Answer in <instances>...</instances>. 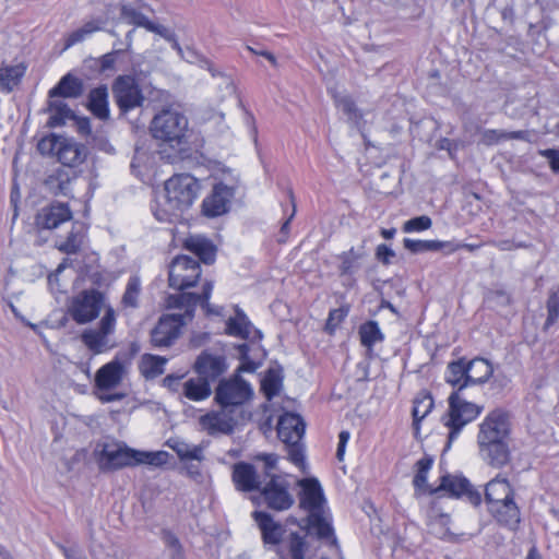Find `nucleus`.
Segmentation results:
<instances>
[{
	"mask_svg": "<svg viewBox=\"0 0 559 559\" xmlns=\"http://www.w3.org/2000/svg\"><path fill=\"white\" fill-rule=\"evenodd\" d=\"M201 182L190 174H176L164 183L157 197L153 214L159 222H170L181 217L191 209L201 192Z\"/></svg>",
	"mask_w": 559,
	"mask_h": 559,
	"instance_id": "obj_1",
	"label": "nucleus"
},
{
	"mask_svg": "<svg viewBox=\"0 0 559 559\" xmlns=\"http://www.w3.org/2000/svg\"><path fill=\"white\" fill-rule=\"evenodd\" d=\"M510 435V415L501 408L491 411L480 423L477 435L479 454L490 466L499 468L509 463Z\"/></svg>",
	"mask_w": 559,
	"mask_h": 559,
	"instance_id": "obj_2",
	"label": "nucleus"
},
{
	"mask_svg": "<svg viewBox=\"0 0 559 559\" xmlns=\"http://www.w3.org/2000/svg\"><path fill=\"white\" fill-rule=\"evenodd\" d=\"M301 488L299 507L308 512V526L320 539L335 542L333 528L324 511L325 499L320 483L316 478L297 481Z\"/></svg>",
	"mask_w": 559,
	"mask_h": 559,
	"instance_id": "obj_3",
	"label": "nucleus"
},
{
	"mask_svg": "<svg viewBox=\"0 0 559 559\" xmlns=\"http://www.w3.org/2000/svg\"><path fill=\"white\" fill-rule=\"evenodd\" d=\"M193 370L198 376V384H249V380L245 379L243 374H253L257 365L243 361L237 367L235 374L226 379L224 378L227 370L225 357L202 352L193 364Z\"/></svg>",
	"mask_w": 559,
	"mask_h": 559,
	"instance_id": "obj_4",
	"label": "nucleus"
},
{
	"mask_svg": "<svg viewBox=\"0 0 559 559\" xmlns=\"http://www.w3.org/2000/svg\"><path fill=\"white\" fill-rule=\"evenodd\" d=\"M306 424L300 415L285 412L277 423V436L285 443L288 459L297 466L304 464V447L301 439L305 435Z\"/></svg>",
	"mask_w": 559,
	"mask_h": 559,
	"instance_id": "obj_5",
	"label": "nucleus"
},
{
	"mask_svg": "<svg viewBox=\"0 0 559 559\" xmlns=\"http://www.w3.org/2000/svg\"><path fill=\"white\" fill-rule=\"evenodd\" d=\"M188 119L185 115L166 109L157 114L151 123V132L157 140L169 143L171 146L180 144L188 132Z\"/></svg>",
	"mask_w": 559,
	"mask_h": 559,
	"instance_id": "obj_6",
	"label": "nucleus"
},
{
	"mask_svg": "<svg viewBox=\"0 0 559 559\" xmlns=\"http://www.w3.org/2000/svg\"><path fill=\"white\" fill-rule=\"evenodd\" d=\"M463 388L460 386V390L453 392L449 397V413L444 418V425L450 429L448 445L459 436L462 428L474 420L483 411L481 406L466 401L461 395Z\"/></svg>",
	"mask_w": 559,
	"mask_h": 559,
	"instance_id": "obj_7",
	"label": "nucleus"
},
{
	"mask_svg": "<svg viewBox=\"0 0 559 559\" xmlns=\"http://www.w3.org/2000/svg\"><path fill=\"white\" fill-rule=\"evenodd\" d=\"M95 456L100 471L109 472L135 465V450L116 442L97 444Z\"/></svg>",
	"mask_w": 559,
	"mask_h": 559,
	"instance_id": "obj_8",
	"label": "nucleus"
},
{
	"mask_svg": "<svg viewBox=\"0 0 559 559\" xmlns=\"http://www.w3.org/2000/svg\"><path fill=\"white\" fill-rule=\"evenodd\" d=\"M103 295L95 290H83L72 297L68 304V313L78 324L95 320L100 312Z\"/></svg>",
	"mask_w": 559,
	"mask_h": 559,
	"instance_id": "obj_9",
	"label": "nucleus"
},
{
	"mask_svg": "<svg viewBox=\"0 0 559 559\" xmlns=\"http://www.w3.org/2000/svg\"><path fill=\"white\" fill-rule=\"evenodd\" d=\"M290 484L286 477L281 475H273L261 486V497L265 504L275 511L288 510L295 502L294 496L290 492Z\"/></svg>",
	"mask_w": 559,
	"mask_h": 559,
	"instance_id": "obj_10",
	"label": "nucleus"
},
{
	"mask_svg": "<svg viewBox=\"0 0 559 559\" xmlns=\"http://www.w3.org/2000/svg\"><path fill=\"white\" fill-rule=\"evenodd\" d=\"M201 275L199 262L188 255L175 258L169 266V286L182 290L192 287Z\"/></svg>",
	"mask_w": 559,
	"mask_h": 559,
	"instance_id": "obj_11",
	"label": "nucleus"
},
{
	"mask_svg": "<svg viewBox=\"0 0 559 559\" xmlns=\"http://www.w3.org/2000/svg\"><path fill=\"white\" fill-rule=\"evenodd\" d=\"M112 92L118 106L123 111L140 107L144 100L135 79L129 75L117 78L112 86Z\"/></svg>",
	"mask_w": 559,
	"mask_h": 559,
	"instance_id": "obj_12",
	"label": "nucleus"
},
{
	"mask_svg": "<svg viewBox=\"0 0 559 559\" xmlns=\"http://www.w3.org/2000/svg\"><path fill=\"white\" fill-rule=\"evenodd\" d=\"M233 197L234 190L231 187L223 182L216 183L211 193L202 201V214L212 218L227 213Z\"/></svg>",
	"mask_w": 559,
	"mask_h": 559,
	"instance_id": "obj_13",
	"label": "nucleus"
},
{
	"mask_svg": "<svg viewBox=\"0 0 559 559\" xmlns=\"http://www.w3.org/2000/svg\"><path fill=\"white\" fill-rule=\"evenodd\" d=\"M183 314H165L152 330V343L155 346H169L178 338L180 330L185 324Z\"/></svg>",
	"mask_w": 559,
	"mask_h": 559,
	"instance_id": "obj_14",
	"label": "nucleus"
},
{
	"mask_svg": "<svg viewBox=\"0 0 559 559\" xmlns=\"http://www.w3.org/2000/svg\"><path fill=\"white\" fill-rule=\"evenodd\" d=\"M439 491H447L453 497H465L474 506H478L481 501L480 492L474 489L465 477L461 476H443L439 487L430 490V492Z\"/></svg>",
	"mask_w": 559,
	"mask_h": 559,
	"instance_id": "obj_15",
	"label": "nucleus"
},
{
	"mask_svg": "<svg viewBox=\"0 0 559 559\" xmlns=\"http://www.w3.org/2000/svg\"><path fill=\"white\" fill-rule=\"evenodd\" d=\"M116 324V314L112 308H107L100 320L97 330H87L82 334L83 343L92 350L97 353L107 347V336L114 331Z\"/></svg>",
	"mask_w": 559,
	"mask_h": 559,
	"instance_id": "obj_16",
	"label": "nucleus"
},
{
	"mask_svg": "<svg viewBox=\"0 0 559 559\" xmlns=\"http://www.w3.org/2000/svg\"><path fill=\"white\" fill-rule=\"evenodd\" d=\"M202 431L209 436L230 435L234 431L235 420L225 409L209 412L199 417Z\"/></svg>",
	"mask_w": 559,
	"mask_h": 559,
	"instance_id": "obj_17",
	"label": "nucleus"
},
{
	"mask_svg": "<svg viewBox=\"0 0 559 559\" xmlns=\"http://www.w3.org/2000/svg\"><path fill=\"white\" fill-rule=\"evenodd\" d=\"M283 386H261L265 402L261 404L263 414L269 420L280 411L289 412L295 405V400L283 394Z\"/></svg>",
	"mask_w": 559,
	"mask_h": 559,
	"instance_id": "obj_18",
	"label": "nucleus"
},
{
	"mask_svg": "<svg viewBox=\"0 0 559 559\" xmlns=\"http://www.w3.org/2000/svg\"><path fill=\"white\" fill-rule=\"evenodd\" d=\"M72 218V212L63 203L41 209L36 216V226L41 229H55Z\"/></svg>",
	"mask_w": 559,
	"mask_h": 559,
	"instance_id": "obj_19",
	"label": "nucleus"
},
{
	"mask_svg": "<svg viewBox=\"0 0 559 559\" xmlns=\"http://www.w3.org/2000/svg\"><path fill=\"white\" fill-rule=\"evenodd\" d=\"M231 479L236 489L243 492L259 490L262 486L254 466L246 462L233 466Z\"/></svg>",
	"mask_w": 559,
	"mask_h": 559,
	"instance_id": "obj_20",
	"label": "nucleus"
},
{
	"mask_svg": "<svg viewBox=\"0 0 559 559\" xmlns=\"http://www.w3.org/2000/svg\"><path fill=\"white\" fill-rule=\"evenodd\" d=\"M253 396L251 386H216L215 401L223 409L241 406Z\"/></svg>",
	"mask_w": 559,
	"mask_h": 559,
	"instance_id": "obj_21",
	"label": "nucleus"
},
{
	"mask_svg": "<svg viewBox=\"0 0 559 559\" xmlns=\"http://www.w3.org/2000/svg\"><path fill=\"white\" fill-rule=\"evenodd\" d=\"M485 499L489 507H495L514 499V492L507 478L497 476L485 489Z\"/></svg>",
	"mask_w": 559,
	"mask_h": 559,
	"instance_id": "obj_22",
	"label": "nucleus"
},
{
	"mask_svg": "<svg viewBox=\"0 0 559 559\" xmlns=\"http://www.w3.org/2000/svg\"><path fill=\"white\" fill-rule=\"evenodd\" d=\"M252 516L262 533L264 543L276 545L281 542L285 532L281 523L274 521V519L264 511H254Z\"/></svg>",
	"mask_w": 559,
	"mask_h": 559,
	"instance_id": "obj_23",
	"label": "nucleus"
},
{
	"mask_svg": "<svg viewBox=\"0 0 559 559\" xmlns=\"http://www.w3.org/2000/svg\"><path fill=\"white\" fill-rule=\"evenodd\" d=\"M57 157L61 164L73 167L84 162L86 150L84 145L73 139L63 136L59 145Z\"/></svg>",
	"mask_w": 559,
	"mask_h": 559,
	"instance_id": "obj_24",
	"label": "nucleus"
},
{
	"mask_svg": "<svg viewBox=\"0 0 559 559\" xmlns=\"http://www.w3.org/2000/svg\"><path fill=\"white\" fill-rule=\"evenodd\" d=\"M26 71L23 63H2L0 66V92L11 93L21 82Z\"/></svg>",
	"mask_w": 559,
	"mask_h": 559,
	"instance_id": "obj_25",
	"label": "nucleus"
},
{
	"mask_svg": "<svg viewBox=\"0 0 559 559\" xmlns=\"http://www.w3.org/2000/svg\"><path fill=\"white\" fill-rule=\"evenodd\" d=\"M492 516L504 526L516 528L520 523V510L514 499L495 507H488Z\"/></svg>",
	"mask_w": 559,
	"mask_h": 559,
	"instance_id": "obj_26",
	"label": "nucleus"
},
{
	"mask_svg": "<svg viewBox=\"0 0 559 559\" xmlns=\"http://www.w3.org/2000/svg\"><path fill=\"white\" fill-rule=\"evenodd\" d=\"M367 251L365 249V246H358L353 247L348 251L343 252L340 255L341 259V265L340 271L342 275H353L355 274L360 267L362 260L366 258Z\"/></svg>",
	"mask_w": 559,
	"mask_h": 559,
	"instance_id": "obj_27",
	"label": "nucleus"
},
{
	"mask_svg": "<svg viewBox=\"0 0 559 559\" xmlns=\"http://www.w3.org/2000/svg\"><path fill=\"white\" fill-rule=\"evenodd\" d=\"M433 408V399L430 393L423 392L414 399L413 405V429L415 437H418L420 430V423Z\"/></svg>",
	"mask_w": 559,
	"mask_h": 559,
	"instance_id": "obj_28",
	"label": "nucleus"
},
{
	"mask_svg": "<svg viewBox=\"0 0 559 559\" xmlns=\"http://www.w3.org/2000/svg\"><path fill=\"white\" fill-rule=\"evenodd\" d=\"M493 372L492 365L484 358H475L467 362L468 384H480L489 380Z\"/></svg>",
	"mask_w": 559,
	"mask_h": 559,
	"instance_id": "obj_29",
	"label": "nucleus"
},
{
	"mask_svg": "<svg viewBox=\"0 0 559 559\" xmlns=\"http://www.w3.org/2000/svg\"><path fill=\"white\" fill-rule=\"evenodd\" d=\"M185 247L197 254L204 263H212L215 259L214 246L202 236H190L185 240Z\"/></svg>",
	"mask_w": 559,
	"mask_h": 559,
	"instance_id": "obj_30",
	"label": "nucleus"
},
{
	"mask_svg": "<svg viewBox=\"0 0 559 559\" xmlns=\"http://www.w3.org/2000/svg\"><path fill=\"white\" fill-rule=\"evenodd\" d=\"M404 247L413 253H420L426 251H438L441 249H447L449 252H454L457 250L459 246H453L450 241H440V240H417L405 238L403 240Z\"/></svg>",
	"mask_w": 559,
	"mask_h": 559,
	"instance_id": "obj_31",
	"label": "nucleus"
},
{
	"mask_svg": "<svg viewBox=\"0 0 559 559\" xmlns=\"http://www.w3.org/2000/svg\"><path fill=\"white\" fill-rule=\"evenodd\" d=\"M166 362L163 357L146 354L141 357L139 369L146 381H152L164 372Z\"/></svg>",
	"mask_w": 559,
	"mask_h": 559,
	"instance_id": "obj_32",
	"label": "nucleus"
},
{
	"mask_svg": "<svg viewBox=\"0 0 559 559\" xmlns=\"http://www.w3.org/2000/svg\"><path fill=\"white\" fill-rule=\"evenodd\" d=\"M88 108L97 118H108V91L106 86H99L91 91L88 95Z\"/></svg>",
	"mask_w": 559,
	"mask_h": 559,
	"instance_id": "obj_33",
	"label": "nucleus"
},
{
	"mask_svg": "<svg viewBox=\"0 0 559 559\" xmlns=\"http://www.w3.org/2000/svg\"><path fill=\"white\" fill-rule=\"evenodd\" d=\"M82 82L78 78L71 74H67L53 88L49 91V97H78L82 94Z\"/></svg>",
	"mask_w": 559,
	"mask_h": 559,
	"instance_id": "obj_34",
	"label": "nucleus"
},
{
	"mask_svg": "<svg viewBox=\"0 0 559 559\" xmlns=\"http://www.w3.org/2000/svg\"><path fill=\"white\" fill-rule=\"evenodd\" d=\"M225 331L230 336L248 338L252 331V324L247 316L237 309L235 316L227 320Z\"/></svg>",
	"mask_w": 559,
	"mask_h": 559,
	"instance_id": "obj_35",
	"label": "nucleus"
},
{
	"mask_svg": "<svg viewBox=\"0 0 559 559\" xmlns=\"http://www.w3.org/2000/svg\"><path fill=\"white\" fill-rule=\"evenodd\" d=\"M84 228L81 224H73L69 236L66 239L58 240L56 247L61 252L72 254L76 253L84 242Z\"/></svg>",
	"mask_w": 559,
	"mask_h": 559,
	"instance_id": "obj_36",
	"label": "nucleus"
},
{
	"mask_svg": "<svg viewBox=\"0 0 559 559\" xmlns=\"http://www.w3.org/2000/svg\"><path fill=\"white\" fill-rule=\"evenodd\" d=\"M102 28L100 22L96 20H92L83 24L78 29L69 33L64 37V47L63 49H69L72 46L80 44L87 38H90L93 34L98 32Z\"/></svg>",
	"mask_w": 559,
	"mask_h": 559,
	"instance_id": "obj_37",
	"label": "nucleus"
},
{
	"mask_svg": "<svg viewBox=\"0 0 559 559\" xmlns=\"http://www.w3.org/2000/svg\"><path fill=\"white\" fill-rule=\"evenodd\" d=\"M123 373L124 368L119 361H110L97 371L95 384H119Z\"/></svg>",
	"mask_w": 559,
	"mask_h": 559,
	"instance_id": "obj_38",
	"label": "nucleus"
},
{
	"mask_svg": "<svg viewBox=\"0 0 559 559\" xmlns=\"http://www.w3.org/2000/svg\"><path fill=\"white\" fill-rule=\"evenodd\" d=\"M359 337L361 344L370 350L376 344L383 341L384 335L378 322L367 321L359 328Z\"/></svg>",
	"mask_w": 559,
	"mask_h": 559,
	"instance_id": "obj_39",
	"label": "nucleus"
},
{
	"mask_svg": "<svg viewBox=\"0 0 559 559\" xmlns=\"http://www.w3.org/2000/svg\"><path fill=\"white\" fill-rule=\"evenodd\" d=\"M448 384H468L467 382V362L464 359L450 362L445 372Z\"/></svg>",
	"mask_w": 559,
	"mask_h": 559,
	"instance_id": "obj_40",
	"label": "nucleus"
},
{
	"mask_svg": "<svg viewBox=\"0 0 559 559\" xmlns=\"http://www.w3.org/2000/svg\"><path fill=\"white\" fill-rule=\"evenodd\" d=\"M121 16L129 24L144 27L151 32L160 33L159 27L155 26L144 14L138 12L131 7L123 5L121 9Z\"/></svg>",
	"mask_w": 559,
	"mask_h": 559,
	"instance_id": "obj_41",
	"label": "nucleus"
},
{
	"mask_svg": "<svg viewBox=\"0 0 559 559\" xmlns=\"http://www.w3.org/2000/svg\"><path fill=\"white\" fill-rule=\"evenodd\" d=\"M135 465L147 464L152 466H162L168 462L169 454L166 451L145 452L135 450Z\"/></svg>",
	"mask_w": 559,
	"mask_h": 559,
	"instance_id": "obj_42",
	"label": "nucleus"
},
{
	"mask_svg": "<svg viewBox=\"0 0 559 559\" xmlns=\"http://www.w3.org/2000/svg\"><path fill=\"white\" fill-rule=\"evenodd\" d=\"M433 460L430 456H424L416 463L417 472L413 479L414 487L418 490H427V475L432 466Z\"/></svg>",
	"mask_w": 559,
	"mask_h": 559,
	"instance_id": "obj_43",
	"label": "nucleus"
},
{
	"mask_svg": "<svg viewBox=\"0 0 559 559\" xmlns=\"http://www.w3.org/2000/svg\"><path fill=\"white\" fill-rule=\"evenodd\" d=\"M212 292H213V284L211 282H206L203 285V292L201 295L188 294V295H181L178 298L179 299H188L189 304H192V305L200 304L202 306V308L207 313H216L213 310L211 304L209 302Z\"/></svg>",
	"mask_w": 559,
	"mask_h": 559,
	"instance_id": "obj_44",
	"label": "nucleus"
},
{
	"mask_svg": "<svg viewBox=\"0 0 559 559\" xmlns=\"http://www.w3.org/2000/svg\"><path fill=\"white\" fill-rule=\"evenodd\" d=\"M141 293V281L136 275L129 278L126 292L122 296V304L126 307L135 308L138 307V300Z\"/></svg>",
	"mask_w": 559,
	"mask_h": 559,
	"instance_id": "obj_45",
	"label": "nucleus"
},
{
	"mask_svg": "<svg viewBox=\"0 0 559 559\" xmlns=\"http://www.w3.org/2000/svg\"><path fill=\"white\" fill-rule=\"evenodd\" d=\"M92 394L102 403L120 401L127 395L117 391V386H94Z\"/></svg>",
	"mask_w": 559,
	"mask_h": 559,
	"instance_id": "obj_46",
	"label": "nucleus"
},
{
	"mask_svg": "<svg viewBox=\"0 0 559 559\" xmlns=\"http://www.w3.org/2000/svg\"><path fill=\"white\" fill-rule=\"evenodd\" d=\"M288 547L292 559H305V552L308 547L305 540V536H300L297 533H292L288 540Z\"/></svg>",
	"mask_w": 559,
	"mask_h": 559,
	"instance_id": "obj_47",
	"label": "nucleus"
},
{
	"mask_svg": "<svg viewBox=\"0 0 559 559\" xmlns=\"http://www.w3.org/2000/svg\"><path fill=\"white\" fill-rule=\"evenodd\" d=\"M63 136L50 134L43 138L38 144L37 150L43 155H56L58 154L59 145Z\"/></svg>",
	"mask_w": 559,
	"mask_h": 559,
	"instance_id": "obj_48",
	"label": "nucleus"
},
{
	"mask_svg": "<svg viewBox=\"0 0 559 559\" xmlns=\"http://www.w3.org/2000/svg\"><path fill=\"white\" fill-rule=\"evenodd\" d=\"M547 319L545 321V330L550 328L559 317V292H552L547 300Z\"/></svg>",
	"mask_w": 559,
	"mask_h": 559,
	"instance_id": "obj_49",
	"label": "nucleus"
},
{
	"mask_svg": "<svg viewBox=\"0 0 559 559\" xmlns=\"http://www.w3.org/2000/svg\"><path fill=\"white\" fill-rule=\"evenodd\" d=\"M432 222L429 216L421 215L406 221L403 225L404 233H419L431 227Z\"/></svg>",
	"mask_w": 559,
	"mask_h": 559,
	"instance_id": "obj_50",
	"label": "nucleus"
},
{
	"mask_svg": "<svg viewBox=\"0 0 559 559\" xmlns=\"http://www.w3.org/2000/svg\"><path fill=\"white\" fill-rule=\"evenodd\" d=\"M183 396L191 401H203L211 394V386H183Z\"/></svg>",
	"mask_w": 559,
	"mask_h": 559,
	"instance_id": "obj_51",
	"label": "nucleus"
},
{
	"mask_svg": "<svg viewBox=\"0 0 559 559\" xmlns=\"http://www.w3.org/2000/svg\"><path fill=\"white\" fill-rule=\"evenodd\" d=\"M480 143L487 146L496 145L502 141H506L503 130L487 129L480 133Z\"/></svg>",
	"mask_w": 559,
	"mask_h": 559,
	"instance_id": "obj_52",
	"label": "nucleus"
},
{
	"mask_svg": "<svg viewBox=\"0 0 559 559\" xmlns=\"http://www.w3.org/2000/svg\"><path fill=\"white\" fill-rule=\"evenodd\" d=\"M207 447L206 442H202L200 444H191L189 447L188 452L182 456L181 462H202L205 459L204 451Z\"/></svg>",
	"mask_w": 559,
	"mask_h": 559,
	"instance_id": "obj_53",
	"label": "nucleus"
},
{
	"mask_svg": "<svg viewBox=\"0 0 559 559\" xmlns=\"http://www.w3.org/2000/svg\"><path fill=\"white\" fill-rule=\"evenodd\" d=\"M335 103H336L337 108L343 114H345L348 117V119L355 120L357 118L356 107L350 97H348V96L335 97Z\"/></svg>",
	"mask_w": 559,
	"mask_h": 559,
	"instance_id": "obj_54",
	"label": "nucleus"
},
{
	"mask_svg": "<svg viewBox=\"0 0 559 559\" xmlns=\"http://www.w3.org/2000/svg\"><path fill=\"white\" fill-rule=\"evenodd\" d=\"M283 380V369L276 365L267 369L260 384H282Z\"/></svg>",
	"mask_w": 559,
	"mask_h": 559,
	"instance_id": "obj_55",
	"label": "nucleus"
},
{
	"mask_svg": "<svg viewBox=\"0 0 559 559\" xmlns=\"http://www.w3.org/2000/svg\"><path fill=\"white\" fill-rule=\"evenodd\" d=\"M347 313L348 310L345 308L332 310L326 321V329L330 332H333L338 326V324L346 318Z\"/></svg>",
	"mask_w": 559,
	"mask_h": 559,
	"instance_id": "obj_56",
	"label": "nucleus"
},
{
	"mask_svg": "<svg viewBox=\"0 0 559 559\" xmlns=\"http://www.w3.org/2000/svg\"><path fill=\"white\" fill-rule=\"evenodd\" d=\"M50 106L51 108L53 107L60 114V117H58L57 115L50 117V122L52 126L62 124L64 122V119L71 116V110L67 108V106L61 102H51Z\"/></svg>",
	"mask_w": 559,
	"mask_h": 559,
	"instance_id": "obj_57",
	"label": "nucleus"
},
{
	"mask_svg": "<svg viewBox=\"0 0 559 559\" xmlns=\"http://www.w3.org/2000/svg\"><path fill=\"white\" fill-rule=\"evenodd\" d=\"M539 155L547 158L554 173H559V150L547 148L539 151Z\"/></svg>",
	"mask_w": 559,
	"mask_h": 559,
	"instance_id": "obj_58",
	"label": "nucleus"
},
{
	"mask_svg": "<svg viewBox=\"0 0 559 559\" xmlns=\"http://www.w3.org/2000/svg\"><path fill=\"white\" fill-rule=\"evenodd\" d=\"M167 445L173 449L181 461L182 456L188 452L191 443H188L178 438H171L167 441Z\"/></svg>",
	"mask_w": 559,
	"mask_h": 559,
	"instance_id": "obj_59",
	"label": "nucleus"
},
{
	"mask_svg": "<svg viewBox=\"0 0 559 559\" xmlns=\"http://www.w3.org/2000/svg\"><path fill=\"white\" fill-rule=\"evenodd\" d=\"M258 460L264 462V474L266 477L273 476L271 473L276 468L277 455L276 454H260L257 456Z\"/></svg>",
	"mask_w": 559,
	"mask_h": 559,
	"instance_id": "obj_60",
	"label": "nucleus"
},
{
	"mask_svg": "<svg viewBox=\"0 0 559 559\" xmlns=\"http://www.w3.org/2000/svg\"><path fill=\"white\" fill-rule=\"evenodd\" d=\"M395 253L394 251L388 247L386 245H379L376 250V257L379 261H381L384 264H389L394 258Z\"/></svg>",
	"mask_w": 559,
	"mask_h": 559,
	"instance_id": "obj_61",
	"label": "nucleus"
},
{
	"mask_svg": "<svg viewBox=\"0 0 559 559\" xmlns=\"http://www.w3.org/2000/svg\"><path fill=\"white\" fill-rule=\"evenodd\" d=\"M173 48L177 50L178 55L182 59L190 63H193L198 60V53L193 49L187 48L186 50H183L182 47L177 41H174Z\"/></svg>",
	"mask_w": 559,
	"mask_h": 559,
	"instance_id": "obj_62",
	"label": "nucleus"
},
{
	"mask_svg": "<svg viewBox=\"0 0 559 559\" xmlns=\"http://www.w3.org/2000/svg\"><path fill=\"white\" fill-rule=\"evenodd\" d=\"M166 544L174 549V558L175 559H182V552H181V545L178 540V538L168 533L165 537Z\"/></svg>",
	"mask_w": 559,
	"mask_h": 559,
	"instance_id": "obj_63",
	"label": "nucleus"
},
{
	"mask_svg": "<svg viewBox=\"0 0 559 559\" xmlns=\"http://www.w3.org/2000/svg\"><path fill=\"white\" fill-rule=\"evenodd\" d=\"M116 58L114 53H106L99 59V67L102 71L109 70L114 67Z\"/></svg>",
	"mask_w": 559,
	"mask_h": 559,
	"instance_id": "obj_64",
	"label": "nucleus"
}]
</instances>
